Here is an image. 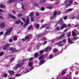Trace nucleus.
<instances>
[{
	"label": "nucleus",
	"mask_w": 79,
	"mask_h": 79,
	"mask_svg": "<svg viewBox=\"0 0 79 79\" xmlns=\"http://www.w3.org/2000/svg\"><path fill=\"white\" fill-rule=\"evenodd\" d=\"M22 19L25 23L24 25V26H27V25L29 24V17H27V20L23 18H22Z\"/></svg>",
	"instance_id": "obj_1"
},
{
	"label": "nucleus",
	"mask_w": 79,
	"mask_h": 79,
	"mask_svg": "<svg viewBox=\"0 0 79 79\" xmlns=\"http://www.w3.org/2000/svg\"><path fill=\"white\" fill-rule=\"evenodd\" d=\"M13 30V28H10L6 32L5 34H4V35H10V32H11V31Z\"/></svg>",
	"instance_id": "obj_2"
},
{
	"label": "nucleus",
	"mask_w": 79,
	"mask_h": 79,
	"mask_svg": "<svg viewBox=\"0 0 79 79\" xmlns=\"http://www.w3.org/2000/svg\"><path fill=\"white\" fill-rule=\"evenodd\" d=\"M53 52V53L55 54V55H58L60 54V52L57 49H54Z\"/></svg>",
	"instance_id": "obj_3"
},
{
	"label": "nucleus",
	"mask_w": 79,
	"mask_h": 79,
	"mask_svg": "<svg viewBox=\"0 0 79 79\" xmlns=\"http://www.w3.org/2000/svg\"><path fill=\"white\" fill-rule=\"evenodd\" d=\"M56 15H57V12H55L53 14V15L51 17V19H54L55 18H56Z\"/></svg>",
	"instance_id": "obj_4"
},
{
	"label": "nucleus",
	"mask_w": 79,
	"mask_h": 79,
	"mask_svg": "<svg viewBox=\"0 0 79 79\" xmlns=\"http://www.w3.org/2000/svg\"><path fill=\"white\" fill-rule=\"evenodd\" d=\"M24 65V63H22L20 64H19L17 65L15 67V69H16L17 68H19V67H21L23 65Z\"/></svg>",
	"instance_id": "obj_5"
},
{
	"label": "nucleus",
	"mask_w": 79,
	"mask_h": 79,
	"mask_svg": "<svg viewBox=\"0 0 79 79\" xmlns=\"http://www.w3.org/2000/svg\"><path fill=\"white\" fill-rule=\"evenodd\" d=\"M6 25L4 23L2 22L0 24V27L2 29H3V28H4L5 27Z\"/></svg>",
	"instance_id": "obj_6"
},
{
	"label": "nucleus",
	"mask_w": 79,
	"mask_h": 79,
	"mask_svg": "<svg viewBox=\"0 0 79 79\" xmlns=\"http://www.w3.org/2000/svg\"><path fill=\"white\" fill-rule=\"evenodd\" d=\"M9 45L10 44H6L5 46L3 47V50H7V49L8 48Z\"/></svg>",
	"instance_id": "obj_7"
},
{
	"label": "nucleus",
	"mask_w": 79,
	"mask_h": 79,
	"mask_svg": "<svg viewBox=\"0 0 79 79\" xmlns=\"http://www.w3.org/2000/svg\"><path fill=\"white\" fill-rule=\"evenodd\" d=\"M73 1L72 0H69V4H66V6H70V5H72L73 4Z\"/></svg>",
	"instance_id": "obj_8"
},
{
	"label": "nucleus",
	"mask_w": 79,
	"mask_h": 79,
	"mask_svg": "<svg viewBox=\"0 0 79 79\" xmlns=\"http://www.w3.org/2000/svg\"><path fill=\"white\" fill-rule=\"evenodd\" d=\"M52 47H47V48H45L44 49V51L46 52H49V51H48L49 50H50L52 49Z\"/></svg>",
	"instance_id": "obj_9"
},
{
	"label": "nucleus",
	"mask_w": 79,
	"mask_h": 79,
	"mask_svg": "<svg viewBox=\"0 0 79 79\" xmlns=\"http://www.w3.org/2000/svg\"><path fill=\"white\" fill-rule=\"evenodd\" d=\"M63 79H72L71 76L70 75H68L66 77H65Z\"/></svg>",
	"instance_id": "obj_10"
},
{
	"label": "nucleus",
	"mask_w": 79,
	"mask_h": 79,
	"mask_svg": "<svg viewBox=\"0 0 79 79\" xmlns=\"http://www.w3.org/2000/svg\"><path fill=\"white\" fill-rule=\"evenodd\" d=\"M73 9H69L66 10V13H69V12H71V11H73Z\"/></svg>",
	"instance_id": "obj_11"
},
{
	"label": "nucleus",
	"mask_w": 79,
	"mask_h": 79,
	"mask_svg": "<svg viewBox=\"0 0 79 79\" xmlns=\"http://www.w3.org/2000/svg\"><path fill=\"white\" fill-rule=\"evenodd\" d=\"M17 0H10L8 2V3L10 4V3H12V2H16Z\"/></svg>",
	"instance_id": "obj_12"
},
{
	"label": "nucleus",
	"mask_w": 79,
	"mask_h": 79,
	"mask_svg": "<svg viewBox=\"0 0 79 79\" xmlns=\"http://www.w3.org/2000/svg\"><path fill=\"white\" fill-rule=\"evenodd\" d=\"M9 15L10 17L12 18V19H16V17H15V16L10 14H9Z\"/></svg>",
	"instance_id": "obj_13"
},
{
	"label": "nucleus",
	"mask_w": 79,
	"mask_h": 79,
	"mask_svg": "<svg viewBox=\"0 0 79 79\" xmlns=\"http://www.w3.org/2000/svg\"><path fill=\"white\" fill-rule=\"evenodd\" d=\"M8 73L12 75L14 74V71H13V70H8Z\"/></svg>",
	"instance_id": "obj_14"
},
{
	"label": "nucleus",
	"mask_w": 79,
	"mask_h": 79,
	"mask_svg": "<svg viewBox=\"0 0 79 79\" xmlns=\"http://www.w3.org/2000/svg\"><path fill=\"white\" fill-rule=\"evenodd\" d=\"M62 44V41H60L57 43V44L58 45L59 47H60V46H62V45H63V44Z\"/></svg>",
	"instance_id": "obj_15"
},
{
	"label": "nucleus",
	"mask_w": 79,
	"mask_h": 79,
	"mask_svg": "<svg viewBox=\"0 0 79 79\" xmlns=\"http://www.w3.org/2000/svg\"><path fill=\"white\" fill-rule=\"evenodd\" d=\"M34 56H35V58H37L38 57H39V55L38 53H36L34 55Z\"/></svg>",
	"instance_id": "obj_16"
},
{
	"label": "nucleus",
	"mask_w": 79,
	"mask_h": 79,
	"mask_svg": "<svg viewBox=\"0 0 79 79\" xmlns=\"http://www.w3.org/2000/svg\"><path fill=\"white\" fill-rule=\"evenodd\" d=\"M59 23L60 24V25H61L63 24V21L62 20H60L59 21Z\"/></svg>",
	"instance_id": "obj_17"
},
{
	"label": "nucleus",
	"mask_w": 79,
	"mask_h": 79,
	"mask_svg": "<svg viewBox=\"0 0 79 79\" xmlns=\"http://www.w3.org/2000/svg\"><path fill=\"white\" fill-rule=\"evenodd\" d=\"M66 24L63 25H62L60 29L61 30H62L63 29H64V27H66Z\"/></svg>",
	"instance_id": "obj_18"
},
{
	"label": "nucleus",
	"mask_w": 79,
	"mask_h": 79,
	"mask_svg": "<svg viewBox=\"0 0 79 79\" xmlns=\"http://www.w3.org/2000/svg\"><path fill=\"white\" fill-rule=\"evenodd\" d=\"M64 35H65V34H63L61 35L59 37V39H61V38H63V37H64Z\"/></svg>",
	"instance_id": "obj_19"
},
{
	"label": "nucleus",
	"mask_w": 79,
	"mask_h": 79,
	"mask_svg": "<svg viewBox=\"0 0 79 79\" xmlns=\"http://www.w3.org/2000/svg\"><path fill=\"white\" fill-rule=\"evenodd\" d=\"M68 41L69 43H70V44H73V41H72V40H71V39L69 38L68 39Z\"/></svg>",
	"instance_id": "obj_20"
},
{
	"label": "nucleus",
	"mask_w": 79,
	"mask_h": 79,
	"mask_svg": "<svg viewBox=\"0 0 79 79\" xmlns=\"http://www.w3.org/2000/svg\"><path fill=\"white\" fill-rule=\"evenodd\" d=\"M34 12H32L30 14L29 16L30 17H33V16H34Z\"/></svg>",
	"instance_id": "obj_21"
},
{
	"label": "nucleus",
	"mask_w": 79,
	"mask_h": 79,
	"mask_svg": "<svg viewBox=\"0 0 79 79\" xmlns=\"http://www.w3.org/2000/svg\"><path fill=\"white\" fill-rule=\"evenodd\" d=\"M21 21L20 19H19V20L17 21H16L15 22V24H19V23H21Z\"/></svg>",
	"instance_id": "obj_22"
},
{
	"label": "nucleus",
	"mask_w": 79,
	"mask_h": 79,
	"mask_svg": "<svg viewBox=\"0 0 79 79\" xmlns=\"http://www.w3.org/2000/svg\"><path fill=\"white\" fill-rule=\"evenodd\" d=\"M40 52V55H42L43 53L44 52V50H42L39 52Z\"/></svg>",
	"instance_id": "obj_23"
},
{
	"label": "nucleus",
	"mask_w": 79,
	"mask_h": 79,
	"mask_svg": "<svg viewBox=\"0 0 79 79\" xmlns=\"http://www.w3.org/2000/svg\"><path fill=\"white\" fill-rule=\"evenodd\" d=\"M66 73V70H63V72H61V73H62V75H64V74H65Z\"/></svg>",
	"instance_id": "obj_24"
},
{
	"label": "nucleus",
	"mask_w": 79,
	"mask_h": 79,
	"mask_svg": "<svg viewBox=\"0 0 79 79\" xmlns=\"http://www.w3.org/2000/svg\"><path fill=\"white\" fill-rule=\"evenodd\" d=\"M22 8L23 10H26L27 9V6H22Z\"/></svg>",
	"instance_id": "obj_25"
},
{
	"label": "nucleus",
	"mask_w": 79,
	"mask_h": 79,
	"mask_svg": "<svg viewBox=\"0 0 79 79\" xmlns=\"http://www.w3.org/2000/svg\"><path fill=\"white\" fill-rule=\"evenodd\" d=\"M44 61H44V60H43L42 61H40L39 63V64L40 65H42V64H43V63H44Z\"/></svg>",
	"instance_id": "obj_26"
},
{
	"label": "nucleus",
	"mask_w": 79,
	"mask_h": 79,
	"mask_svg": "<svg viewBox=\"0 0 79 79\" xmlns=\"http://www.w3.org/2000/svg\"><path fill=\"white\" fill-rule=\"evenodd\" d=\"M44 56H45V55H44V54L42 56H40L39 58V60H41V59H42V58H43L44 57Z\"/></svg>",
	"instance_id": "obj_27"
},
{
	"label": "nucleus",
	"mask_w": 79,
	"mask_h": 79,
	"mask_svg": "<svg viewBox=\"0 0 79 79\" xmlns=\"http://www.w3.org/2000/svg\"><path fill=\"white\" fill-rule=\"evenodd\" d=\"M41 2L45 3V0H41L39 2V3H40Z\"/></svg>",
	"instance_id": "obj_28"
},
{
	"label": "nucleus",
	"mask_w": 79,
	"mask_h": 79,
	"mask_svg": "<svg viewBox=\"0 0 79 79\" xmlns=\"http://www.w3.org/2000/svg\"><path fill=\"white\" fill-rule=\"evenodd\" d=\"M0 8H5V6L3 5L2 4H1L0 6Z\"/></svg>",
	"instance_id": "obj_29"
},
{
	"label": "nucleus",
	"mask_w": 79,
	"mask_h": 79,
	"mask_svg": "<svg viewBox=\"0 0 79 79\" xmlns=\"http://www.w3.org/2000/svg\"><path fill=\"white\" fill-rule=\"evenodd\" d=\"M52 8L53 7L52 6H48L46 7V8H48V9H52Z\"/></svg>",
	"instance_id": "obj_30"
},
{
	"label": "nucleus",
	"mask_w": 79,
	"mask_h": 79,
	"mask_svg": "<svg viewBox=\"0 0 79 79\" xmlns=\"http://www.w3.org/2000/svg\"><path fill=\"white\" fill-rule=\"evenodd\" d=\"M32 28V25H30L29 26V27L28 28V30H30V29H31Z\"/></svg>",
	"instance_id": "obj_31"
},
{
	"label": "nucleus",
	"mask_w": 79,
	"mask_h": 79,
	"mask_svg": "<svg viewBox=\"0 0 79 79\" xmlns=\"http://www.w3.org/2000/svg\"><path fill=\"white\" fill-rule=\"evenodd\" d=\"M69 0H66V1H65L64 3V5H66V4L67 3V2H69Z\"/></svg>",
	"instance_id": "obj_32"
},
{
	"label": "nucleus",
	"mask_w": 79,
	"mask_h": 79,
	"mask_svg": "<svg viewBox=\"0 0 79 79\" xmlns=\"http://www.w3.org/2000/svg\"><path fill=\"white\" fill-rule=\"evenodd\" d=\"M22 6H27V5L26 3H23L22 4Z\"/></svg>",
	"instance_id": "obj_33"
},
{
	"label": "nucleus",
	"mask_w": 79,
	"mask_h": 79,
	"mask_svg": "<svg viewBox=\"0 0 79 79\" xmlns=\"http://www.w3.org/2000/svg\"><path fill=\"white\" fill-rule=\"evenodd\" d=\"M22 75V74H18V73H17L15 76H17V77H19V76H21Z\"/></svg>",
	"instance_id": "obj_34"
},
{
	"label": "nucleus",
	"mask_w": 79,
	"mask_h": 79,
	"mask_svg": "<svg viewBox=\"0 0 79 79\" xmlns=\"http://www.w3.org/2000/svg\"><path fill=\"white\" fill-rule=\"evenodd\" d=\"M31 21H34V17H31Z\"/></svg>",
	"instance_id": "obj_35"
},
{
	"label": "nucleus",
	"mask_w": 79,
	"mask_h": 79,
	"mask_svg": "<svg viewBox=\"0 0 79 79\" xmlns=\"http://www.w3.org/2000/svg\"><path fill=\"white\" fill-rule=\"evenodd\" d=\"M26 39H27L28 41H29V37L28 36H26L25 37Z\"/></svg>",
	"instance_id": "obj_36"
},
{
	"label": "nucleus",
	"mask_w": 79,
	"mask_h": 79,
	"mask_svg": "<svg viewBox=\"0 0 79 79\" xmlns=\"http://www.w3.org/2000/svg\"><path fill=\"white\" fill-rule=\"evenodd\" d=\"M18 52V50H17L16 49H14V50H12V53H15V52Z\"/></svg>",
	"instance_id": "obj_37"
},
{
	"label": "nucleus",
	"mask_w": 79,
	"mask_h": 79,
	"mask_svg": "<svg viewBox=\"0 0 79 79\" xmlns=\"http://www.w3.org/2000/svg\"><path fill=\"white\" fill-rule=\"evenodd\" d=\"M52 58H53V56L52 55H51L49 56V59H52Z\"/></svg>",
	"instance_id": "obj_38"
},
{
	"label": "nucleus",
	"mask_w": 79,
	"mask_h": 79,
	"mask_svg": "<svg viewBox=\"0 0 79 79\" xmlns=\"http://www.w3.org/2000/svg\"><path fill=\"white\" fill-rule=\"evenodd\" d=\"M75 19V16L74 15H72V19Z\"/></svg>",
	"instance_id": "obj_39"
},
{
	"label": "nucleus",
	"mask_w": 79,
	"mask_h": 79,
	"mask_svg": "<svg viewBox=\"0 0 79 79\" xmlns=\"http://www.w3.org/2000/svg\"><path fill=\"white\" fill-rule=\"evenodd\" d=\"M78 39V38H77V37L74 38L72 40H73V41H74L75 40H76V39Z\"/></svg>",
	"instance_id": "obj_40"
},
{
	"label": "nucleus",
	"mask_w": 79,
	"mask_h": 79,
	"mask_svg": "<svg viewBox=\"0 0 79 79\" xmlns=\"http://www.w3.org/2000/svg\"><path fill=\"white\" fill-rule=\"evenodd\" d=\"M60 29V28L59 27H57L55 28V30L56 31H59Z\"/></svg>",
	"instance_id": "obj_41"
},
{
	"label": "nucleus",
	"mask_w": 79,
	"mask_h": 79,
	"mask_svg": "<svg viewBox=\"0 0 79 79\" xmlns=\"http://www.w3.org/2000/svg\"><path fill=\"white\" fill-rule=\"evenodd\" d=\"M72 35H73V36H74V35H76V33L74 32L73 31L72 32Z\"/></svg>",
	"instance_id": "obj_42"
},
{
	"label": "nucleus",
	"mask_w": 79,
	"mask_h": 79,
	"mask_svg": "<svg viewBox=\"0 0 79 79\" xmlns=\"http://www.w3.org/2000/svg\"><path fill=\"white\" fill-rule=\"evenodd\" d=\"M36 28H39V24H37L36 26Z\"/></svg>",
	"instance_id": "obj_43"
},
{
	"label": "nucleus",
	"mask_w": 79,
	"mask_h": 79,
	"mask_svg": "<svg viewBox=\"0 0 79 79\" xmlns=\"http://www.w3.org/2000/svg\"><path fill=\"white\" fill-rule=\"evenodd\" d=\"M42 40H46V38L45 37H44L42 38Z\"/></svg>",
	"instance_id": "obj_44"
},
{
	"label": "nucleus",
	"mask_w": 79,
	"mask_h": 79,
	"mask_svg": "<svg viewBox=\"0 0 79 79\" xmlns=\"http://www.w3.org/2000/svg\"><path fill=\"white\" fill-rule=\"evenodd\" d=\"M3 55V52H1V53H0V56H2Z\"/></svg>",
	"instance_id": "obj_45"
},
{
	"label": "nucleus",
	"mask_w": 79,
	"mask_h": 79,
	"mask_svg": "<svg viewBox=\"0 0 79 79\" xmlns=\"http://www.w3.org/2000/svg\"><path fill=\"white\" fill-rule=\"evenodd\" d=\"M22 16V14L21 13H20L19 14L18 16L19 17H21V16Z\"/></svg>",
	"instance_id": "obj_46"
},
{
	"label": "nucleus",
	"mask_w": 79,
	"mask_h": 79,
	"mask_svg": "<svg viewBox=\"0 0 79 79\" xmlns=\"http://www.w3.org/2000/svg\"><path fill=\"white\" fill-rule=\"evenodd\" d=\"M13 39H14V40H17V37H16V36H14Z\"/></svg>",
	"instance_id": "obj_47"
},
{
	"label": "nucleus",
	"mask_w": 79,
	"mask_h": 79,
	"mask_svg": "<svg viewBox=\"0 0 79 79\" xmlns=\"http://www.w3.org/2000/svg\"><path fill=\"white\" fill-rule=\"evenodd\" d=\"M8 76V75L7 74H4V77H6Z\"/></svg>",
	"instance_id": "obj_48"
},
{
	"label": "nucleus",
	"mask_w": 79,
	"mask_h": 79,
	"mask_svg": "<svg viewBox=\"0 0 79 79\" xmlns=\"http://www.w3.org/2000/svg\"><path fill=\"white\" fill-rule=\"evenodd\" d=\"M13 50V48H10L9 49V50L10 51H11V50H12H12Z\"/></svg>",
	"instance_id": "obj_49"
},
{
	"label": "nucleus",
	"mask_w": 79,
	"mask_h": 79,
	"mask_svg": "<svg viewBox=\"0 0 79 79\" xmlns=\"http://www.w3.org/2000/svg\"><path fill=\"white\" fill-rule=\"evenodd\" d=\"M47 43V41L44 42L43 43V45H45V44H46Z\"/></svg>",
	"instance_id": "obj_50"
},
{
	"label": "nucleus",
	"mask_w": 79,
	"mask_h": 79,
	"mask_svg": "<svg viewBox=\"0 0 79 79\" xmlns=\"http://www.w3.org/2000/svg\"><path fill=\"white\" fill-rule=\"evenodd\" d=\"M33 59H34V58H33L32 57L31 58L29 59V61H31V60H33Z\"/></svg>",
	"instance_id": "obj_51"
},
{
	"label": "nucleus",
	"mask_w": 79,
	"mask_h": 79,
	"mask_svg": "<svg viewBox=\"0 0 79 79\" xmlns=\"http://www.w3.org/2000/svg\"><path fill=\"white\" fill-rule=\"evenodd\" d=\"M41 9L42 11H44V10H45V9H44V8L43 7H41Z\"/></svg>",
	"instance_id": "obj_52"
},
{
	"label": "nucleus",
	"mask_w": 79,
	"mask_h": 79,
	"mask_svg": "<svg viewBox=\"0 0 79 79\" xmlns=\"http://www.w3.org/2000/svg\"><path fill=\"white\" fill-rule=\"evenodd\" d=\"M32 62H30L29 63V66H32Z\"/></svg>",
	"instance_id": "obj_53"
},
{
	"label": "nucleus",
	"mask_w": 79,
	"mask_h": 79,
	"mask_svg": "<svg viewBox=\"0 0 79 79\" xmlns=\"http://www.w3.org/2000/svg\"><path fill=\"white\" fill-rule=\"evenodd\" d=\"M47 26V25H45V26H42V28H44V27H45Z\"/></svg>",
	"instance_id": "obj_54"
},
{
	"label": "nucleus",
	"mask_w": 79,
	"mask_h": 79,
	"mask_svg": "<svg viewBox=\"0 0 79 79\" xmlns=\"http://www.w3.org/2000/svg\"><path fill=\"white\" fill-rule=\"evenodd\" d=\"M64 19H67V16H65L64 18Z\"/></svg>",
	"instance_id": "obj_55"
},
{
	"label": "nucleus",
	"mask_w": 79,
	"mask_h": 79,
	"mask_svg": "<svg viewBox=\"0 0 79 79\" xmlns=\"http://www.w3.org/2000/svg\"><path fill=\"white\" fill-rule=\"evenodd\" d=\"M39 13L38 12L36 14V16H39Z\"/></svg>",
	"instance_id": "obj_56"
},
{
	"label": "nucleus",
	"mask_w": 79,
	"mask_h": 79,
	"mask_svg": "<svg viewBox=\"0 0 79 79\" xmlns=\"http://www.w3.org/2000/svg\"><path fill=\"white\" fill-rule=\"evenodd\" d=\"M12 41H13V40L12 39L10 40H9V42H12Z\"/></svg>",
	"instance_id": "obj_57"
},
{
	"label": "nucleus",
	"mask_w": 79,
	"mask_h": 79,
	"mask_svg": "<svg viewBox=\"0 0 79 79\" xmlns=\"http://www.w3.org/2000/svg\"><path fill=\"white\" fill-rule=\"evenodd\" d=\"M0 34L1 35H3V32L2 31L1 32H0Z\"/></svg>",
	"instance_id": "obj_58"
},
{
	"label": "nucleus",
	"mask_w": 79,
	"mask_h": 79,
	"mask_svg": "<svg viewBox=\"0 0 79 79\" xmlns=\"http://www.w3.org/2000/svg\"><path fill=\"white\" fill-rule=\"evenodd\" d=\"M66 41V40L65 39H64L62 40V42H65Z\"/></svg>",
	"instance_id": "obj_59"
},
{
	"label": "nucleus",
	"mask_w": 79,
	"mask_h": 79,
	"mask_svg": "<svg viewBox=\"0 0 79 79\" xmlns=\"http://www.w3.org/2000/svg\"><path fill=\"white\" fill-rule=\"evenodd\" d=\"M49 28H50V27L49 26H48L46 28L47 29H49Z\"/></svg>",
	"instance_id": "obj_60"
},
{
	"label": "nucleus",
	"mask_w": 79,
	"mask_h": 79,
	"mask_svg": "<svg viewBox=\"0 0 79 79\" xmlns=\"http://www.w3.org/2000/svg\"><path fill=\"white\" fill-rule=\"evenodd\" d=\"M79 26V24H77L75 25V27H78Z\"/></svg>",
	"instance_id": "obj_61"
},
{
	"label": "nucleus",
	"mask_w": 79,
	"mask_h": 79,
	"mask_svg": "<svg viewBox=\"0 0 79 79\" xmlns=\"http://www.w3.org/2000/svg\"><path fill=\"white\" fill-rule=\"evenodd\" d=\"M3 10H2V9H0V12H3Z\"/></svg>",
	"instance_id": "obj_62"
},
{
	"label": "nucleus",
	"mask_w": 79,
	"mask_h": 79,
	"mask_svg": "<svg viewBox=\"0 0 79 79\" xmlns=\"http://www.w3.org/2000/svg\"><path fill=\"white\" fill-rule=\"evenodd\" d=\"M61 12H60V11H59L58 13V15H60V14H61Z\"/></svg>",
	"instance_id": "obj_63"
},
{
	"label": "nucleus",
	"mask_w": 79,
	"mask_h": 79,
	"mask_svg": "<svg viewBox=\"0 0 79 79\" xmlns=\"http://www.w3.org/2000/svg\"><path fill=\"white\" fill-rule=\"evenodd\" d=\"M13 60H14V58L11 59L10 60V61H13Z\"/></svg>",
	"instance_id": "obj_64"
}]
</instances>
